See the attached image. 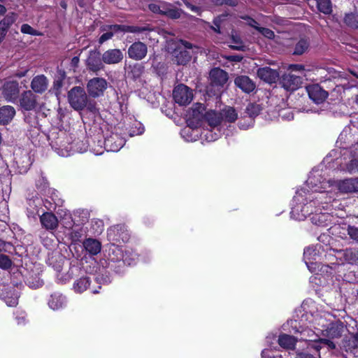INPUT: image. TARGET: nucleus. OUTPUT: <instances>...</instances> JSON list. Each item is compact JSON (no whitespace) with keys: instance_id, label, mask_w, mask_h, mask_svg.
Listing matches in <instances>:
<instances>
[{"instance_id":"obj_1","label":"nucleus","mask_w":358,"mask_h":358,"mask_svg":"<svg viewBox=\"0 0 358 358\" xmlns=\"http://www.w3.org/2000/svg\"><path fill=\"white\" fill-rule=\"evenodd\" d=\"M333 196L324 192L306 194L304 191L296 192L293 199L290 216L292 219L301 221L310 216L311 222L320 227H328L334 222V216L329 212Z\"/></svg>"},{"instance_id":"obj_2","label":"nucleus","mask_w":358,"mask_h":358,"mask_svg":"<svg viewBox=\"0 0 358 358\" xmlns=\"http://www.w3.org/2000/svg\"><path fill=\"white\" fill-rule=\"evenodd\" d=\"M329 248L324 249L321 244L312 245L306 248L304 250L303 258L306 264L312 273H315V275L310 278V282L317 284L319 286H324L328 284V278L336 271V264L334 262H331V265L321 264L317 260L320 259V257L323 252L327 250L329 254Z\"/></svg>"},{"instance_id":"obj_3","label":"nucleus","mask_w":358,"mask_h":358,"mask_svg":"<svg viewBox=\"0 0 358 358\" xmlns=\"http://www.w3.org/2000/svg\"><path fill=\"white\" fill-rule=\"evenodd\" d=\"M205 122L208 125L201 133V136L208 142L216 141L222 134L224 127L220 113L210 110L205 113Z\"/></svg>"},{"instance_id":"obj_4","label":"nucleus","mask_w":358,"mask_h":358,"mask_svg":"<svg viewBox=\"0 0 358 358\" xmlns=\"http://www.w3.org/2000/svg\"><path fill=\"white\" fill-rule=\"evenodd\" d=\"M333 181L325 180L319 171H313L310 173L305 186L297 192L304 191L306 194L313 192H324L327 196L333 194Z\"/></svg>"},{"instance_id":"obj_5","label":"nucleus","mask_w":358,"mask_h":358,"mask_svg":"<svg viewBox=\"0 0 358 358\" xmlns=\"http://www.w3.org/2000/svg\"><path fill=\"white\" fill-rule=\"evenodd\" d=\"M296 331L300 333L299 340L306 342L307 350L310 352L315 350V352H319L323 345H327L329 348H335L334 343L329 339L320 338V333L315 332L308 327L296 329Z\"/></svg>"},{"instance_id":"obj_6","label":"nucleus","mask_w":358,"mask_h":358,"mask_svg":"<svg viewBox=\"0 0 358 358\" xmlns=\"http://www.w3.org/2000/svg\"><path fill=\"white\" fill-rule=\"evenodd\" d=\"M329 254L324 255L327 261L332 262L336 258L339 262L336 264V268L338 265L345 262L348 264H356L358 262V250L357 249H346V250H334L329 248Z\"/></svg>"},{"instance_id":"obj_7","label":"nucleus","mask_w":358,"mask_h":358,"mask_svg":"<svg viewBox=\"0 0 358 358\" xmlns=\"http://www.w3.org/2000/svg\"><path fill=\"white\" fill-rule=\"evenodd\" d=\"M55 151L62 157H69L74 153L73 137L65 132H62L57 140L52 144Z\"/></svg>"},{"instance_id":"obj_8","label":"nucleus","mask_w":358,"mask_h":358,"mask_svg":"<svg viewBox=\"0 0 358 358\" xmlns=\"http://www.w3.org/2000/svg\"><path fill=\"white\" fill-rule=\"evenodd\" d=\"M68 100L70 106L76 110H81L85 108L88 101L85 90L76 86L70 90L68 93Z\"/></svg>"},{"instance_id":"obj_9","label":"nucleus","mask_w":358,"mask_h":358,"mask_svg":"<svg viewBox=\"0 0 358 358\" xmlns=\"http://www.w3.org/2000/svg\"><path fill=\"white\" fill-rule=\"evenodd\" d=\"M307 320L318 333L322 334V329H326L334 321V317L329 313H315L306 315Z\"/></svg>"},{"instance_id":"obj_10","label":"nucleus","mask_w":358,"mask_h":358,"mask_svg":"<svg viewBox=\"0 0 358 358\" xmlns=\"http://www.w3.org/2000/svg\"><path fill=\"white\" fill-rule=\"evenodd\" d=\"M86 87L90 96L98 98L103 96L108 88V82L103 78H93L87 82Z\"/></svg>"},{"instance_id":"obj_11","label":"nucleus","mask_w":358,"mask_h":358,"mask_svg":"<svg viewBox=\"0 0 358 358\" xmlns=\"http://www.w3.org/2000/svg\"><path fill=\"white\" fill-rule=\"evenodd\" d=\"M333 194L358 192V178H348L343 180L333 181Z\"/></svg>"},{"instance_id":"obj_12","label":"nucleus","mask_w":358,"mask_h":358,"mask_svg":"<svg viewBox=\"0 0 358 358\" xmlns=\"http://www.w3.org/2000/svg\"><path fill=\"white\" fill-rule=\"evenodd\" d=\"M192 48L193 45L190 43L181 41L173 53L175 62L178 65H185L188 63L192 57L189 50Z\"/></svg>"},{"instance_id":"obj_13","label":"nucleus","mask_w":358,"mask_h":358,"mask_svg":"<svg viewBox=\"0 0 358 358\" xmlns=\"http://www.w3.org/2000/svg\"><path fill=\"white\" fill-rule=\"evenodd\" d=\"M205 107L201 103H196L189 111L187 118V123L190 127H199L201 125L203 120H205Z\"/></svg>"},{"instance_id":"obj_14","label":"nucleus","mask_w":358,"mask_h":358,"mask_svg":"<svg viewBox=\"0 0 358 358\" xmlns=\"http://www.w3.org/2000/svg\"><path fill=\"white\" fill-rule=\"evenodd\" d=\"M173 96L175 101L180 106L189 104L193 99L192 90L182 84L178 85L174 88Z\"/></svg>"},{"instance_id":"obj_15","label":"nucleus","mask_w":358,"mask_h":358,"mask_svg":"<svg viewBox=\"0 0 358 358\" xmlns=\"http://www.w3.org/2000/svg\"><path fill=\"white\" fill-rule=\"evenodd\" d=\"M125 139L117 133L113 132L105 138V149L108 152H117L125 144Z\"/></svg>"},{"instance_id":"obj_16","label":"nucleus","mask_w":358,"mask_h":358,"mask_svg":"<svg viewBox=\"0 0 358 358\" xmlns=\"http://www.w3.org/2000/svg\"><path fill=\"white\" fill-rule=\"evenodd\" d=\"M280 83L286 90L294 91L301 86L302 78L300 76L292 73H285L282 76Z\"/></svg>"},{"instance_id":"obj_17","label":"nucleus","mask_w":358,"mask_h":358,"mask_svg":"<svg viewBox=\"0 0 358 358\" xmlns=\"http://www.w3.org/2000/svg\"><path fill=\"white\" fill-rule=\"evenodd\" d=\"M343 330V323L334 318V321L331 322V325L326 329H322V334L320 335L329 338H338L341 336Z\"/></svg>"},{"instance_id":"obj_18","label":"nucleus","mask_w":358,"mask_h":358,"mask_svg":"<svg viewBox=\"0 0 358 358\" xmlns=\"http://www.w3.org/2000/svg\"><path fill=\"white\" fill-rule=\"evenodd\" d=\"M66 297L60 292H56L52 293L48 300V307L54 311L59 310L64 308L67 305Z\"/></svg>"},{"instance_id":"obj_19","label":"nucleus","mask_w":358,"mask_h":358,"mask_svg":"<svg viewBox=\"0 0 358 358\" xmlns=\"http://www.w3.org/2000/svg\"><path fill=\"white\" fill-rule=\"evenodd\" d=\"M148 52L145 44L142 42H136L133 43L128 49L129 57L135 60H141L143 59Z\"/></svg>"},{"instance_id":"obj_20","label":"nucleus","mask_w":358,"mask_h":358,"mask_svg":"<svg viewBox=\"0 0 358 358\" xmlns=\"http://www.w3.org/2000/svg\"><path fill=\"white\" fill-rule=\"evenodd\" d=\"M310 99L315 103H320L327 97V92L322 89L319 85H311L306 87Z\"/></svg>"},{"instance_id":"obj_21","label":"nucleus","mask_w":358,"mask_h":358,"mask_svg":"<svg viewBox=\"0 0 358 358\" xmlns=\"http://www.w3.org/2000/svg\"><path fill=\"white\" fill-rule=\"evenodd\" d=\"M0 297L8 306H15L18 303V294L12 287L3 286Z\"/></svg>"},{"instance_id":"obj_22","label":"nucleus","mask_w":358,"mask_h":358,"mask_svg":"<svg viewBox=\"0 0 358 358\" xmlns=\"http://www.w3.org/2000/svg\"><path fill=\"white\" fill-rule=\"evenodd\" d=\"M1 90L4 98L8 101H13L18 96L19 87L16 81L6 82Z\"/></svg>"},{"instance_id":"obj_23","label":"nucleus","mask_w":358,"mask_h":358,"mask_svg":"<svg viewBox=\"0 0 358 358\" xmlns=\"http://www.w3.org/2000/svg\"><path fill=\"white\" fill-rule=\"evenodd\" d=\"M227 80V73L222 69L215 68L210 72V80L213 86L222 87Z\"/></svg>"},{"instance_id":"obj_24","label":"nucleus","mask_w":358,"mask_h":358,"mask_svg":"<svg viewBox=\"0 0 358 358\" xmlns=\"http://www.w3.org/2000/svg\"><path fill=\"white\" fill-rule=\"evenodd\" d=\"M123 59V52L120 49H110L102 54V61L106 64L120 63Z\"/></svg>"},{"instance_id":"obj_25","label":"nucleus","mask_w":358,"mask_h":358,"mask_svg":"<svg viewBox=\"0 0 358 358\" xmlns=\"http://www.w3.org/2000/svg\"><path fill=\"white\" fill-rule=\"evenodd\" d=\"M86 65L89 70L93 72H98L104 68L103 62L101 59L99 53L96 52H91L87 61Z\"/></svg>"},{"instance_id":"obj_26","label":"nucleus","mask_w":358,"mask_h":358,"mask_svg":"<svg viewBox=\"0 0 358 358\" xmlns=\"http://www.w3.org/2000/svg\"><path fill=\"white\" fill-rule=\"evenodd\" d=\"M257 76L261 80L268 83H273L278 80L279 73L270 67H263L258 69Z\"/></svg>"},{"instance_id":"obj_27","label":"nucleus","mask_w":358,"mask_h":358,"mask_svg":"<svg viewBox=\"0 0 358 358\" xmlns=\"http://www.w3.org/2000/svg\"><path fill=\"white\" fill-rule=\"evenodd\" d=\"M235 85L243 92L250 93L255 88V85L251 79L245 76H237L234 80Z\"/></svg>"},{"instance_id":"obj_28","label":"nucleus","mask_w":358,"mask_h":358,"mask_svg":"<svg viewBox=\"0 0 358 358\" xmlns=\"http://www.w3.org/2000/svg\"><path fill=\"white\" fill-rule=\"evenodd\" d=\"M20 106L25 110H34L36 106V96L31 91L25 92L20 99Z\"/></svg>"},{"instance_id":"obj_29","label":"nucleus","mask_w":358,"mask_h":358,"mask_svg":"<svg viewBox=\"0 0 358 358\" xmlns=\"http://www.w3.org/2000/svg\"><path fill=\"white\" fill-rule=\"evenodd\" d=\"M48 82L47 78L43 75L34 77L31 81V88L37 93H42L48 88Z\"/></svg>"},{"instance_id":"obj_30","label":"nucleus","mask_w":358,"mask_h":358,"mask_svg":"<svg viewBox=\"0 0 358 358\" xmlns=\"http://www.w3.org/2000/svg\"><path fill=\"white\" fill-rule=\"evenodd\" d=\"M298 339L293 336L282 334L278 336L277 342L280 347L286 350H292L294 348Z\"/></svg>"},{"instance_id":"obj_31","label":"nucleus","mask_w":358,"mask_h":358,"mask_svg":"<svg viewBox=\"0 0 358 358\" xmlns=\"http://www.w3.org/2000/svg\"><path fill=\"white\" fill-rule=\"evenodd\" d=\"M349 152L351 155V160L347 165L346 169L350 173L358 172V144H356L350 148Z\"/></svg>"},{"instance_id":"obj_32","label":"nucleus","mask_w":358,"mask_h":358,"mask_svg":"<svg viewBox=\"0 0 358 358\" xmlns=\"http://www.w3.org/2000/svg\"><path fill=\"white\" fill-rule=\"evenodd\" d=\"M83 246L85 250L91 255H96L101 252V244L94 238H87L83 241Z\"/></svg>"},{"instance_id":"obj_33","label":"nucleus","mask_w":358,"mask_h":358,"mask_svg":"<svg viewBox=\"0 0 358 358\" xmlns=\"http://www.w3.org/2000/svg\"><path fill=\"white\" fill-rule=\"evenodd\" d=\"M40 221L43 227L47 229H55L58 225L57 217L51 213H43L40 217Z\"/></svg>"},{"instance_id":"obj_34","label":"nucleus","mask_w":358,"mask_h":358,"mask_svg":"<svg viewBox=\"0 0 358 358\" xmlns=\"http://www.w3.org/2000/svg\"><path fill=\"white\" fill-rule=\"evenodd\" d=\"M15 115V110L11 106H4L0 108V124H7Z\"/></svg>"},{"instance_id":"obj_35","label":"nucleus","mask_w":358,"mask_h":358,"mask_svg":"<svg viewBox=\"0 0 358 358\" xmlns=\"http://www.w3.org/2000/svg\"><path fill=\"white\" fill-rule=\"evenodd\" d=\"M220 114L221 115L222 122L224 125L225 123L229 122L231 123L235 122L238 118V114L236 110L230 106H227L224 108L220 112Z\"/></svg>"},{"instance_id":"obj_36","label":"nucleus","mask_w":358,"mask_h":358,"mask_svg":"<svg viewBox=\"0 0 358 358\" xmlns=\"http://www.w3.org/2000/svg\"><path fill=\"white\" fill-rule=\"evenodd\" d=\"M266 343L269 348L264 349L262 352V358H275L273 355L272 350L275 349L276 348L273 345L277 341L278 339H276V336L273 334L268 335L266 337ZM279 358H282L280 357Z\"/></svg>"},{"instance_id":"obj_37","label":"nucleus","mask_w":358,"mask_h":358,"mask_svg":"<svg viewBox=\"0 0 358 358\" xmlns=\"http://www.w3.org/2000/svg\"><path fill=\"white\" fill-rule=\"evenodd\" d=\"M196 127H190L187 124V127L184 128L181 131V135L187 141H196L199 136V131Z\"/></svg>"},{"instance_id":"obj_38","label":"nucleus","mask_w":358,"mask_h":358,"mask_svg":"<svg viewBox=\"0 0 358 358\" xmlns=\"http://www.w3.org/2000/svg\"><path fill=\"white\" fill-rule=\"evenodd\" d=\"M167 6L163 11V15H166L171 19H178L181 17L183 11L181 9L177 8L172 6L171 3L166 2Z\"/></svg>"},{"instance_id":"obj_39","label":"nucleus","mask_w":358,"mask_h":358,"mask_svg":"<svg viewBox=\"0 0 358 358\" xmlns=\"http://www.w3.org/2000/svg\"><path fill=\"white\" fill-rule=\"evenodd\" d=\"M90 281L88 277H83L77 280L73 284V289L77 293H83L90 286Z\"/></svg>"},{"instance_id":"obj_40","label":"nucleus","mask_w":358,"mask_h":358,"mask_svg":"<svg viewBox=\"0 0 358 358\" xmlns=\"http://www.w3.org/2000/svg\"><path fill=\"white\" fill-rule=\"evenodd\" d=\"M348 226L345 224L343 226H341L340 224H335L333 227H330L329 229V232L335 235L336 236H338L341 238H344L346 237V234H348Z\"/></svg>"},{"instance_id":"obj_41","label":"nucleus","mask_w":358,"mask_h":358,"mask_svg":"<svg viewBox=\"0 0 358 358\" xmlns=\"http://www.w3.org/2000/svg\"><path fill=\"white\" fill-rule=\"evenodd\" d=\"M17 15L15 13H10L0 21V27L7 32L9 27L15 22Z\"/></svg>"},{"instance_id":"obj_42","label":"nucleus","mask_w":358,"mask_h":358,"mask_svg":"<svg viewBox=\"0 0 358 358\" xmlns=\"http://www.w3.org/2000/svg\"><path fill=\"white\" fill-rule=\"evenodd\" d=\"M317 9L324 14H330L332 11L331 3L330 0H315Z\"/></svg>"},{"instance_id":"obj_43","label":"nucleus","mask_w":358,"mask_h":358,"mask_svg":"<svg viewBox=\"0 0 358 358\" xmlns=\"http://www.w3.org/2000/svg\"><path fill=\"white\" fill-rule=\"evenodd\" d=\"M308 47L309 43L305 39H301L296 43L294 54L298 55H302L308 50Z\"/></svg>"},{"instance_id":"obj_44","label":"nucleus","mask_w":358,"mask_h":358,"mask_svg":"<svg viewBox=\"0 0 358 358\" xmlns=\"http://www.w3.org/2000/svg\"><path fill=\"white\" fill-rule=\"evenodd\" d=\"M129 132L130 136L141 135L144 132V127L141 122L136 121L131 126Z\"/></svg>"},{"instance_id":"obj_45","label":"nucleus","mask_w":358,"mask_h":358,"mask_svg":"<svg viewBox=\"0 0 358 358\" xmlns=\"http://www.w3.org/2000/svg\"><path fill=\"white\" fill-rule=\"evenodd\" d=\"M165 6H167L166 1H160L159 3H153L149 4V9L154 13L163 15Z\"/></svg>"},{"instance_id":"obj_46","label":"nucleus","mask_w":358,"mask_h":358,"mask_svg":"<svg viewBox=\"0 0 358 358\" xmlns=\"http://www.w3.org/2000/svg\"><path fill=\"white\" fill-rule=\"evenodd\" d=\"M345 23L353 28H358V15L354 13L347 14L345 17Z\"/></svg>"},{"instance_id":"obj_47","label":"nucleus","mask_w":358,"mask_h":358,"mask_svg":"<svg viewBox=\"0 0 358 358\" xmlns=\"http://www.w3.org/2000/svg\"><path fill=\"white\" fill-rule=\"evenodd\" d=\"M123 261L129 265H131L136 263V260L138 259L137 254L130 252L126 251L122 256Z\"/></svg>"},{"instance_id":"obj_48","label":"nucleus","mask_w":358,"mask_h":358,"mask_svg":"<svg viewBox=\"0 0 358 358\" xmlns=\"http://www.w3.org/2000/svg\"><path fill=\"white\" fill-rule=\"evenodd\" d=\"M21 31L23 34H29L31 36H41L42 34L37 30L33 29L30 25L24 24L21 27Z\"/></svg>"},{"instance_id":"obj_49","label":"nucleus","mask_w":358,"mask_h":358,"mask_svg":"<svg viewBox=\"0 0 358 358\" xmlns=\"http://www.w3.org/2000/svg\"><path fill=\"white\" fill-rule=\"evenodd\" d=\"M73 147L74 150V152H84L87 150V144L84 143L83 141H73Z\"/></svg>"},{"instance_id":"obj_50","label":"nucleus","mask_w":358,"mask_h":358,"mask_svg":"<svg viewBox=\"0 0 358 358\" xmlns=\"http://www.w3.org/2000/svg\"><path fill=\"white\" fill-rule=\"evenodd\" d=\"M347 230L350 238L358 243V228L354 226H348Z\"/></svg>"},{"instance_id":"obj_51","label":"nucleus","mask_w":358,"mask_h":358,"mask_svg":"<svg viewBox=\"0 0 358 358\" xmlns=\"http://www.w3.org/2000/svg\"><path fill=\"white\" fill-rule=\"evenodd\" d=\"M315 350L310 352L307 350L306 352L299 353L296 358H320V352L313 353Z\"/></svg>"},{"instance_id":"obj_52","label":"nucleus","mask_w":358,"mask_h":358,"mask_svg":"<svg viewBox=\"0 0 358 358\" xmlns=\"http://www.w3.org/2000/svg\"><path fill=\"white\" fill-rule=\"evenodd\" d=\"M11 266L10 259L5 255H0V267L6 269Z\"/></svg>"},{"instance_id":"obj_53","label":"nucleus","mask_w":358,"mask_h":358,"mask_svg":"<svg viewBox=\"0 0 358 358\" xmlns=\"http://www.w3.org/2000/svg\"><path fill=\"white\" fill-rule=\"evenodd\" d=\"M258 31L268 39H272L275 36L274 32L268 28L258 27Z\"/></svg>"},{"instance_id":"obj_54","label":"nucleus","mask_w":358,"mask_h":358,"mask_svg":"<svg viewBox=\"0 0 358 358\" xmlns=\"http://www.w3.org/2000/svg\"><path fill=\"white\" fill-rule=\"evenodd\" d=\"M27 315L23 311H17L16 312V316L15 320L17 321V324L22 325L26 323L27 321Z\"/></svg>"},{"instance_id":"obj_55","label":"nucleus","mask_w":358,"mask_h":358,"mask_svg":"<svg viewBox=\"0 0 358 358\" xmlns=\"http://www.w3.org/2000/svg\"><path fill=\"white\" fill-rule=\"evenodd\" d=\"M113 36V33L112 31H108L102 34L99 38V43L101 44L105 41L109 40Z\"/></svg>"},{"instance_id":"obj_56","label":"nucleus","mask_w":358,"mask_h":358,"mask_svg":"<svg viewBox=\"0 0 358 358\" xmlns=\"http://www.w3.org/2000/svg\"><path fill=\"white\" fill-rule=\"evenodd\" d=\"M27 283H28L29 286L32 288H38V287H40L42 286L43 281L41 280L40 279H38L36 282H34V281H31L29 279H28Z\"/></svg>"},{"instance_id":"obj_57","label":"nucleus","mask_w":358,"mask_h":358,"mask_svg":"<svg viewBox=\"0 0 358 358\" xmlns=\"http://www.w3.org/2000/svg\"><path fill=\"white\" fill-rule=\"evenodd\" d=\"M289 69L292 71L303 72L305 69L301 64H292L289 66Z\"/></svg>"},{"instance_id":"obj_58","label":"nucleus","mask_w":358,"mask_h":358,"mask_svg":"<svg viewBox=\"0 0 358 358\" xmlns=\"http://www.w3.org/2000/svg\"><path fill=\"white\" fill-rule=\"evenodd\" d=\"M232 38H233V41H234L235 45H231V47L235 50H241L243 48V45H242V43L240 41V39L238 38H235L234 36H233Z\"/></svg>"},{"instance_id":"obj_59","label":"nucleus","mask_w":358,"mask_h":358,"mask_svg":"<svg viewBox=\"0 0 358 358\" xmlns=\"http://www.w3.org/2000/svg\"><path fill=\"white\" fill-rule=\"evenodd\" d=\"M280 115L283 119H286L287 120H291L294 118V115L290 111H281Z\"/></svg>"},{"instance_id":"obj_60","label":"nucleus","mask_w":358,"mask_h":358,"mask_svg":"<svg viewBox=\"0 0 358 358\" xmlns=\"http://www.w3.org/2000/svg\"><path fill=\"white\" fill-rule=\"evenodd\" d=\"M221 22V17H216L214 21H213V23L215 24V27H213V29L217 32V33H220V23Z\"/></svg>"},{"instance_id":"obj_61","label":"nucleus","mask_w":358,"mask_h":358,"mask_svg":"<svg viewBox=\"0 0 358 358\" xmlns=\"http://www.w3.org/2000/svg\"><path fill=\"white\" fill-rule=\"evenodd\" d=\"M85 107H87L90 111L94 113L98 112V109L96 108V104L94 103L90 102L88 104L87 103V106Z\"/></svg>"},{"instance_id":"obj_62","label":"nucleus","mask_w":358,"mask_h":358,"mask_svg":"<svg viewBox=\"0 0 358 358\" xmlns=\"http://www.w3.org/2000/svg\"><path fill=\"white\" fill-rule=\"evenodd\" d=\"M79 61H80V59H79L78 57H77V56L73 57L71 61V67H73V69H76L78 65Z\"/></svg>"},{"instance_id":"obj_63","label":"nucleus","mask_w":358,"mask_h":358,"mask_svg":"<svg viewBox=\"0 0 358 358\" xmlns=\"http://www.w3.org/2000/svg\"><path fill=\"white\" fill-rule=\"evenodd\" d=\"M347 136V130L343 131L338 137V141H337V143H340V145H342V142L343 140H345V137Z\"/></svg>"},{"instance_id":"obj_64","label":"nucleus","mask_w":358,"mask_h":358,"mask_svg":"<svg viewBox=\"0 0 358 358\" xmlns=\"http://www.w3.org/2000/svg\"><path fill=\"white\" fill-rule=\"evenodd\" d=\"M248 24H249V25L254 27L257 31H258V27H260L259 26H258L257 22L253 19H250L248 21Z\"/></svg>"}]
</instances>
